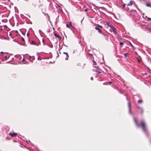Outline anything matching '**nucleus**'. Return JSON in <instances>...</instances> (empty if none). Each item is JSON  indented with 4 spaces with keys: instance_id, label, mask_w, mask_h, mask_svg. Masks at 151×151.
I'll return each instance as SVG.
<instances>
[{
    "instance_id": "obj_1",
    "label": "nucleus",
    "mask_w": 151,
    "mask_h": 151,
    "mask_svg": "<svg viewBox=\"0 0 151 151\" xmlns=\"http://www.w3.org/2000/svg\"><path fill=\"white\" fill-rule=\"evenodd\" d=\"M141 126L144 132H147V130L146 127V123L143 120H142L141 121Z\"/></svg>"
},
{
    "instance_id": "obj_2",
    "label": "nucleus",
    "mask_w": 151,
    "mask_h": 151,
    "mask_svg": "<svg viewBox=\"0 0 151 151\" xmlns=\"http://www.w3.org/2000/svg\"><path fill=\"white\" fill-rule=\"evenodd\" d=\"M95 29L97 30L101 34H103L104 36V37H105L106 39H107L108 38V37L107 35H106L104 34L103 33H102V30L100 29L99 28L97 27H95Z\"/></svg>"
},
{
    "instance_id": "obj_3",
    "label": "nucleus",
    "mask_w": 151,
    "mask_h": 151,
    "mask_svg": "<svg viewBox=\"0 0 151 151\" xmlns=\"http://www.w3.org/2000/svg\"><path fill=\"white\" fill-rule=\"evenodd\" d=\"M93 70L94 71L96 72L97 74H100L101 73L100 70L98 68V67L96 66H95L94 67V68L93 69Z\"/></svg>"
},
{
    "instance_id": "obj_4",
    "label": "nucleus",
    "mask_w": 151,
    "mask_h": 151,
    "mask_svg": "<svg viewBox=\"0 0 151 151\" xmlns=\"http://www.w3.org/2000/svg\"><path fill=\"white\" fill-rule=\"evenodd\" d=\"M127 106L129 109V111L130 113L131 109V103L130 102H128L127 104Z\"/></svg>"
},
{
    "instance_id": "obj_5",
    "label": "nucleus",
    "mask_w": 151,
    "mask_h": 151,
    "mask_svg": "<svg viewBox=\"0 0 151 151\" xmlns=\"http://www.w3.org/2000/svg\"><path fill=\"white\" fill-rule=\"evenodd\" d=\"M63 54H65V59L66 60H67L68 59V57H69L68 53L67 52H64Z\"/></svg>"
},
{
    "instance_id": "obj_6",
    "label": "nucleus",
    "mask_w": 151,
    "mask_h": 151,
    "mask_svg": "<svg viewBox=\"0 0 151 151\" xmlns=\"http://www.w3.org/2000/svg\"><path fill=\"white\" fill-rule=\"evenodd\" d=\"M9 134L12 137H14L17 136V134L15 133H9Z\"/></svg>"
},
{
    "instance_id": "obj_7",
    "label": "nucleus",
    "mask_w": 151,
    "mask_h": 151,
    "mask_svg": "<svg viewBox=\"0 0 151 151\" xmlns=\"http://www.w3.org/2000/svg\"><path fill=\"white\" fill-rule=\"evenodd\" d=\"M134 122L136 124V126L137 127H140V126L139 125V124L137 123V119H136L135 118H134Z\"/></svg>"
},
{
    "instance_id": "obj_8",
    "label": "nucleus",
    "mask_w": 151,
    "mask_h": 151,
    "mask_svg": "<svg viewBox=\"0 0 151 151\" xmlns=\"http://www.w3.org/2000/svg\"><path fill=\"white\" fill-rule=\"evenodd\" d=\"M114 33L116 35H117V32H116V29L113 27L112 28H111Z\"/></svg>"
},
{
    "instance_id": "obj_9",
    "label": "nucleus",
    "mask_w": 151,
    "mask_h": 151,
    "mask_svg": "<svg viewBox=\"0 0 151 151\" xmlns=\"http://www.w3.org/2000/svg\"><path fill=\"white\" fill-rule=\"evenodd\" d=\"M54 35L55 37H56L58 38L60 40L61 39V37L59 35H58L56 33L54 34Z\"/></svg>"
},
{
    "instance_id": "obj_10",
    "label": "nucleus",
    "mask_w": 151,
    "mask_h": 151,
    "mask_svg": "<svg viewBox=\"0 0 151 151\" xmlns=\"http://www.w3.org/2000/svg\"><path fill=\"white\" fill-rule=\"evenodd\" d=\"M107 24L108 26H109V27H111V28H112V27H113L114 26H113V25L112 24H111L109 22H108L107 23Z\"/></svg>"
},
{
    "instance_id": "obj_11",
    "label": "nucleus",
    "mask_w": 151,
    "mask_h": 151,
    "mask_svg": "<svg viewBox=\"0 0 151 151\" xmlns=\"http://www.w3.org/2000/svg\"><path fill=\"white\" fill-rule=\"evenodd\" d=\"M133 4L132 1L129 2L127 4V6H131Z\"/></svg>"
},
{
    "instance_id": "obj_12",
    "label": "nucleus",
    "mask_w": 151,
    "mask_h": 151,
    "mask_svg": "<svg viewBox=\"0 0 151 151\" xmlns=\"http://www.w3.org/2000/svg\"><path fill=\"white\" fill-rule=\"evenodd\" d=\"M146 6L148 7H150L151 6L150 4H149L148 3H146Z\"/></svg>"
},
{
    "instance_id": "obj_13",
    "label": "nucleus",
    "mask_w": 151,
    "mask_h": 151,
    "mask_svg": "<svg viewBox=\"0 0 151 151\" xmlns=\"http://www.w3.org/2000/svg\"><path fill=\"white\" fill-rule=\"evenodd\" d=\"M142 100H139L138 101V103L139 104H141V103H142Z\"/></svg>"
},
{
    "instance_id": "obj_14",
    "label": "nucleus",
    "mask_w": 151,
    "mask_h": 151,
    "mask_svg": "<svg viewBox=\"0 0 151 151\" xmlns=\"http://www.w3.org/2000/svg\"><path fill=\"white\" fill-rule=\"evenodd\" d=\"M31 44L32 45H35V41H32L31 42Z\"/></svg>"
},
{
    "instance_id": "obj_15",
    "label": "nucleus",
    "mask_w": 151,
    "mask_h": 151,
    "mask_svg": "<svg viewBox=\"0 0 151 151\" xmlns=\"http://www.w3.org/2000/svg\"><path fill=\"white\" fill-rule=\"evenodd\" d=\"M124 55L125 56V57H126L128 55V53H125L124 54Z\"/></svg>"
},
{
    "instance_id": "obj_16",
    "label": "nucleus",
    "mask_w": 151,
    "mask_h": 151,
    "mask_svg": "<svg viewBox=\"0 0 151 151\" xmlns=\"http://www.w3.org/2000/svg\"><path fill=\"white\" fill-rule=\"evenodd\" d=\"M119 44L120 45L122 46L123 45L124 43L122 42H119Z\"/></svg>"
},
{
    "instance_id": "obj_17",
    "label": "nucleus",
    "mask_w": 151,
    "mask_h": 151,
    "mask_svg": "<svg viewBox=\"0 0 151 151\" xmlns=\"http://www.w3.org/2000/svg\"><path fill=\"white\" fill-rule=\"evenodd\" d=\"M97 26H98L99 27H100V28H102L103 27L102 26H101V25H100L99 24H98L97 25Z\"/></svg>"
},
{
    "instance_id": "obj_18",
    "label": "nucleus",
    "mask_w": 151,
    "mask_h": 151,
    "mask_svg": "<svg viewBox=\"0 0 151 151\" xmlns=\"http://www.w3.org/2000/svg\"><path fill=\"white\" fill-rule=\"evenodd\" d=\"M147 18L148 20V21H150V20H151V18H150L148 17Z\"/></svg>"
},
{
    "instance_id": "obj_19",
    "label": "nucleus",
    "mask_w": 151,
    "mask_h": 151,
    "mask_svg": "<svg viewBox=\"0 0 151 151\" xmlns=\"http://www.w3.org/2000/svg\"><path fill=\"white\" fill-rule=\"evenodd\" d=\"M22 40L23 41H24V39L23 37H22Z\"/></svg>"
},
{
    "instance_id": "obj_20",
    "label": "nucleus",
    "mask_w": 151,
    "mask_h": 151,
    "mask_svg": "<svg viewBox=\"0 0 151 151\" xmlns=\"http://www.w3.org/2000/svg\"><path fill=\"white\" fill-rule=\"evenodd\" d=\"M141 114H142L143 113V110L142 109H141Z\"/></svg>"
},
{
    "instance_id": "obj_21",
    "label": "nucleus",
    "mask_w": 151,
    "mask_h": 151,
    "mask_svg": "<svg viewBox=\"0 0 151 151\" xmlns=\"http://www.w3.org/2000/svg\"><path fill=\"white\" fill-rule=\"evenodd\" d=\"M66 26L67 27L69 28V25L68 24H66Z\"/></svg>"
},
{
    "instance_id": "obj_22",
    "label": "nucleus",
    "mask_w": 151,
    "mask_h": 151,
    "mask_svg": "<svg viewBox=\"0 0 151 151\" xmlns=\"http://www.w3.org/2000/svg\"><path fill=\"white\" fill-rule=\"evenodd\" d=\"M93 63L95 64H96V62L94 60H93Z\"/></svg>"
},
{
    "instance_id": "obj_23",
    "label": "nucleus",
    "mask_w": 151,
    "mask_h": 151,
    "mask_svg": "<svg viewBox=\"0 0 151 151\" xmlns=\"http://www.w3.org/2000/svg\"><path fill=\"white\" fill-rule=\"evenodd\" d=\"M81 63H79L77 65L79 66H80Z\"/></svg>"
},
{
    "instance_id": "obj_24",
    "label": "nucleus",
    "mask_w": 151,
    "mask_h": 151,
    "mask_svg": "<svg viewBox=\"0 0 151 151\" xmlns=\"http://www.w3.org/2000/svg\"><path fill=\"white\" fill-rule=\"evenodd\" d=\"M109 84H111L112 83L110 81L109 82Z\"/></svg>"
},
{
    "instance_id": "obj_25",
    "label": "nucleus",
    "mask_w": 151,
    "mask_h": 151,
    "mask_svg": "<svg viewBox=\"0 0 151 151\" xmlns=\"http://www.w3.org/2000/svg\"><path fill=\"white\" fill-rule=\"evenodd\" d=\"M138 62H141L140 60H139L138 59Z\"/></svg>"
},
{
    "instance_id": "obj_26",
    "label": "nucleus",
    "mask_w": 151,
    "mask_h": 151,
    "mask_svg": "<svg viewBox=\"0 0 151 151\" xmlns=\"http://www.w3.org/2000/svg\"><path fill=\"white\" fill-rule=\"evenodd\" d=\"M5 58L6 60L7 59V57L6 56L5 57Z\"/></svg>"
},
{
    "instance_id": "obj_27",
    "label": "nucleus",
    "mask_w": 151,
    "mask_h": 151,
    "mask_svg": "<svg viewBox=\"0 0 151 151\" xmlns=\"http://www.w3.org/2000/svg\"><path fill=\"white\" fill-rule=\"evenodd\" d=\"M0 53L1 54H4V52H0Z\"/></svg>"
},
{
    "instance_id": "obj_28",
    "label": "nucleus",
    "mask_w": 151,
    "mask_h": 151,
    "mask_svg": "<svg viewBox=\"0 0 151 151\" xmlns=\"http://www.w3.org/2000/svg\"><path fill=\"white\" fill-rule=\"evenodd\" d=\"M45 42L44 40L43 39V40H42V42Z\"/></svg>"
},
{
    "instance_id": "obj_29",
    "label": "nucleus",
    "mask_w": 151,
    "mask_h": 151,
    "mask_svg": "<svg viewBox=\"0 0 151 151\" xmlns=\"http://www.w3.org/2000/svg\"><path fill=\"white\" fill-rule=\"evenodd\" d=\"M70 25L71 26H72L71 23V22L70 23Z\"/></svg>"
},
{
    "instance_id": "obj_30",
    "label": "nucleus",
    "mask_w": 151,
    "mask_h": 151,
    "mask_svg": "<svg viewBox=\"0 0 151 151\" xmlns=\"http://www.w3.org/2000/svg\"><path fill=\"white\" fill-rule=\"evenodd\" d=\"M130 45H131V46L132 47H133V46L132 45L131 43H130Z\"/></svg>"
},
{
    "instance_id": "obj_31",
    "label": "nucleus",
    "mask_w": 151,
    "mask_h": 151,
    "mask_svg": "<svg viewBox=\"0 0 151 151\" xmlns=\"http://www.w3.org/2000/svg\"><path fill=\"white\" fill-rule=\"evenodd\" d=\"M11 33H10L9 34V36H11Z\"/></svg>"
},
{
    "instance_id": "obj_32",
    "label": "nucleus",
    "mask_w": 151,
    "mask_h": 151,
    "mask_svg": "<svg viewBox=\"0 0 151 151\" xmlns=\"http://www.w3.org/2000/svg\"><path fill=\"white\" fill-rule=\"evenodd\" d=\"M6 139H9V138L7 137H6Z\"/></svg>"
},
{
    "instance_id": "obj_33",
    "label": "nucleus",
    "mask_w": 151,
    "mask_h": 151,
    "mask_svg": "<svg viewBox=\"0 0 151 151\" xmlns=\"http://www.w3.org/2000/svg\"><path fill=\"white\" fill-rule=\"evenodd\" d=\"M90 55L91 56H92V55L91 54Z\"/></svg>"
},
{
    "instance_id": "obj_34",
    "label": "nucleus",
    "mask_w": 151,
    "mask_h": 151,
    "mask_svg": "<svg viewBox=\"0 0 151 151\" xmlns=\"http://www.w3.org/2000/svg\"><path fill=\"white\" fill-rule=\"evenodd\" d=\"M91 79L93 80V78L92 77L91 78Z\"/></svg>"
},
{
    "instance_id": "obj_35",
    "label": "nucleus",
    "mask_w": 151,
    "mask_h": 151,
    "mask_svg": "<svg viewBox=\"0 0 151 151\" xmlns=\"http://www.w3.org/2000/svg\"><path fill=\"white\" fill-rule=\"evenodd\" d=\"M27 35L28 36V35H29V34H28V33H27Z\"/></svg>"
},
{
    "instance_id": "obj_36",
    "label": "nucleus",
    "mask_w": 151,
    "mask_h": 151,
    "mask_svg": "<svg viewBox=\"0 0 151 151\" xmlns=\"http://www.w3.org/2000/svg\"><path fill=\"white\" fill-rule=\"evenodd\" d=\"M24 60V59H23L22 60Z\"/></svg>"
}]
</instances>
